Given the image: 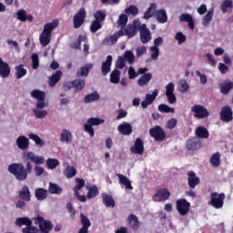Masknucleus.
I'll return each instance as SVG.
<instances>
[{"instance_id":"38","label":"nucleus","mask_w":233,"mask_h":233,"mask_svg":"<svg viewBox=\"0 0 233 233\" xmlns=\"http://www.w3.org/2000/svg\"><path fill=\"white\" fill-rule=\"evenodd\" d=\"M157 8V5H156V3H152L145 12L144 19H150V17L154 15V12H156Z\"/></svg>"},{"instance_id":"27","label":"nucleus","mask_w":233,"mask_h":233,"mask_svg":"<svg viewBox=\"0 0 233 233\" xmlns=\"http://www.w3.org/2000/svg\"><path fill=\"white\" fill-rule=\"evenodd\" d=\"M209 163L214 168H218L221 165V154L219 152L213 154L209 159Z\"/></svg>"},{"instance_id":"3","label":"nucleus","mask_w":233,"mask_h":233,"mask_svg":"<svg viewBox=\"0 0 233 233\" xmlns=\"http://www.w3.org/2000/svg\"><path fill=\"white\" fill-rule=\"evenodd\" d=\"M35 225H38L40 233H50L54 229V224L50 220L43 218L41 216L33 218Z\"/></svg>"},{"instance_id":"9","label":"nucleus","mask_w":233,"mask_h":233,"mask_svg":"<svg viewBox=\"0 0 233 233\" xmlns=\"http://www.w3.org/2000/svg\"><path fill=\"white\" fill-rule=\"evenodd\" d=\"M177 209L180 216H187L190 210V204L185 198L179 199L177 201Z\"/></svg>"},{"instance_id":"32","label":"nucleus","mask_w":233,"mask_h":233,"mask_svg":"<svg viewBox=\"0 0 233 233\" xmlns=\"http://www.w3.org/2000/svg\"><path fill=\"white\" fill-rule=\"evenodd\" d=\"M92 68H94V64H87L85 65L84 66H82L80 68V72L78 71L76 73L77 76H80L81 77H86V76H88L90 70H92Z\"/></svg>"},{"instance_id":"24","label":"nucleus","mask_w":233,"mask_h":233,"mask_svg":"<svg viewBox=\"0 0 233 233\" xmlns=\"http://www.w3.org/2000/svg\"><path fill=\"white\" fill-rule=\"evenodd\" d=\"M156 19L157 23L165 24L168 21V16L167 15V11L165 9H160L156 12Z\"/></svg>"},{"instance_id":"8","label":"nucleus","mask_w":233,"mask_h":233,"mask_svg":"<svg viewBox=\"0 0 233 233\" xmlns=\"http://www.w3.org/2000/svg\"><path fill=\"white\" fill-rule=\"evenodd\" d=\"M85 19H86V10H85V7H82L73 17L74 28H81Z\"/></svg>"},{"instance_id":"10","label":"nucleus","mask_w":233,"mask_h":233,"mask_svg":"<svg viewBox=\"0 0 233 233\" xmlns=\"http://www.w3.org/2000/svg\"><path fill=\"white\" fill-rule=\"evenodd\" d=\"M220 119L224 123H230L233 119L232 107L228 106H223L220 111Z\"/></svg>"},{"instance_id":"12","label":"nucleus","mask_w":233,"mask_h":233,"mask_svg":"<svg viewBox=\"0 0 233 233\" xmlns=\"http://www.w3.org/2000/svg\"><path fill=\"white\" fill-rule=\"evenodd\" d=\"M139 30V25L134 24V25H127L125 27H123V35H127L128 39H132L136 34H137V31Z\"/></svg>"},{"instance_id":"30","label":"nucleus","mask_w":233,"mask_h":233,"mask_svg":"<svg viewBox=\"0 0 233 233\" xmlns=\"http://www.w3.org/2000/svg\"><path fill=\"white\" fill-rule=\"evenodd\" d=\"M60 141L62 143H72V133L66 129H63L60 135Z\"/></svg>"},{"instance_id":"42","label":"nucleus","mask_w":233,"mask_h":233,"mask_svg":"<svg viewBox=\"0 0 233 233\" xmlns=\"http://www.w3.org/2000/svg\"><path fill=\"white\" fill-rule=\"evenodd\" d=\"M214 15V9L209 10L207 15L202 19L203 26H208L210 21H212V17Z\"/></svg>"},{"instance_id":"23","label":"nucleus","mask_w":233,"mask_h":233,"mask_svg":"<svg viewBox=\"0 0 233 233\" xmlns=\"http://www.w3.org/2000/svg\"><path fill=\"white\" fill-rule=\"evenodd\" d=\"M195 134L197 137H199V139H208V137H210L208 129L204 127H198L195 130Z\"/></svg>"},{"instance_id":"5","label":"nucleus","mask_w":233,"mask_h":233,"mask_svg":"<svg viewBox=\"0 0 233 233\" xmlns=\"http://www.w3.org/2000/svg\"><path fill=\"white\" fill-rule=\"evenodd\" d=\"M149 136L155 139V141L163 142L167 139V132L161 127V126H155L149 129Z\"/></svg>"},{"instance_id":"36","label":"nucleus","mask_w":233,"mask_h":233,"mask_svg":"<svg viewBox=\"0 0 233 233\" xmlns=\"http://www.w3.org/2000/svg\"><path fill=\"white\" fill-rule=\"evenodd\" d=\"M119 79H121V71L115 68L110 74V81L111 83H114V85H117Z\"/></svg>"},{"instance_id":"29","label":"nucleus","mask_w":233,"mask_h":233,"mask_svg":"<svg viewBox=\"0 0 233 233\" xmlns=\"http://www.w3.org/2000/svg\"><path fill=\"white\" fill-rule=\"evenodd\" d=\"M15 76L16 79H21L22 77H25L26 76V69H25V66L23 64H20L19 66H16L15 67Z\"/></svg>"},{"instance_id":"45","label":"nucleus","mask_w":233,"mask_h":233,"mask_svg":"<svg viewBox=\"0 0 233 233\" xmlns=\"http://www.w3.org/2000/svg\"><path fill=\"white\" fill-rule=\"evenodd\" d=\"M127 23H128V15L121 14L117 19V25L121 27V30L127 26Z\"/></svg>"},{"instance_id":"39","label":"nucleus","mask_w":233,"mask_h":233,"mask_svg":"<svg viewBox=\"0 0 233 233\" xmlns=\"http://www.w3.org/2000/svg\"><path fill=\"white\" fill-rule=\"evenodd\" d=\"M233 88V82L226 80L225 83L220 86L221 94H228L230 90Z\"/></svg>"},{"instance_id":"28","label":"nucleus","mask_w":233,"mask_h":233,"mask_svg":"<svg viewBox=\"0 0 233 233\" xmlns=\"http://www.w3.org/2000/svg\"><path fill=\"white\" fill-rule=\"evenodd\" d=\"M35 196L38 201H44V199L48 198V190L41 187L36 188L35 191Z\"/></svg>"},{"instance_id":"11","label":"nucleus","mask_w":233,"mask_h":233,"mask_svg":"<svg viewBox=\"0 0 233 233\" xmlns=\"http://www.w3.org/2000/svg\"><path fill=\"white\" fill-rule=\"evenodd\" d=\"M138 30L140 32V39L142 43H148L150 39H152V34L150 33V30L147 28L146 24H142Z\"/></svg>"},{"instance_id":"22","label":"nucleus","mask_w":233,"mask_h":233,"mask_svg":"<svg viewBox=\"0 0 233 233\" xmlns=\"http://www.w3.org/2000/svg\"><path fill=\"white\" fill-rule=\"evenodd\" d=\"M27 157L32 161V163H35V165H45V157L42 156H37L34 152H28Z\"/></svg>"},{"instance_id":"25","label":"nucleus","mask_w":233,"mask_h":233,"mask_svg":"<svg viewBox=\"0 0 233 233\" xmlns=\"http://www.w3.org/2000/svg\"><path fill=\"white\" fill-rule=\"evenodd\" d=\"M18 197L23 201H30L32 196L30 195V188L28 186H25L20 191Z\"/></svg>"},{"instance_id":"14","label":"nucleus","mask_w":233,"mask_h":233,"mask_svg":"<svg viewBox=\"0 0 233 233\" xmlns=\"http://www.w3.org/2000/svg\"><path fill=\"white\" fill-rule=\"evenodd\" d=\"M180 23H187V26L190 30H194L195 28V23H194V17L192 15L188 13H185L180 15L179 16Z\"/></svg>"},{"instance_id":"46","label":"nucleus","mask_w":233,"mask_h":233,"mask_svg":"<svg viewBox=\"0 0 233 233\" xmlns=\"http://www.w3.org/2000/svg\"><path fill=\"white\" fill-rule=\"evenodd\" d=\"M31 96L32 97H35V99H37V101H45V97L46 96L45 92L40 90H33Z\"/></svg>"},{"instance_id":"63","label":"nucleus","mask_w":233,"mask_h":233,"mask_svg":"<svg viewBox=\"0 0 233 233\" xmlns=\"http://www.w3.org/2000/svg\"><path fill=\"white\" fill-rule=\"evenodd\" d=\"M97 194H99V192L97 191V187L94 186L88 188L87 198L92 199V198H96Z\"/></svg>"},{"instance_id":"15","label":"nucleus","mask_w":233,"mask_h":233,"mask_svg":"<svg viewBox=\"0 0 233 233\" xmlns=\"http://www.w3.org/2000/svg\"><path fill=\"white\" fill-rule=\"evenodd\" d=\"M187 183L190 188H196L199 185V177L194 171L187 172Z\"/></svg>"},{"instance_id":"31","label":"nucleus","mask_w":233,"mask_h":233,"mask_svg":"<svg viewBox=\"0 0 233 233\" xmlns=\"http://www.w3.org/2000/svg\"><path fill=\"white\" fill-rule=\"evenodd\" d=\"M102 199H103V203L106 207H112V208H114V207H116V202L114 201V198L111 196H109L108 194L103 193Z\"/></svg>"},{"instance_id":"48","label":"nucleus","mask_w":233,"mask_h":233,"mask_svg":"<svg viewBox=\"0 0 233 233\" xmlns=\"http://www.w3.org/2000/svg\"><path fill=\"white\" fill-rule=\"evenodd\" d=\"M188 88H190V86H188V83L185 79H181L178 82V90L179 92H182V94L188 92Z\"/></svg>"},{"instance_id":"59","label":"nucleus","mask_w":233,"mask_h":233,"mask_svg":"<svg viewBox=\"0 0 233 233\" xmlns=\"http://www.w3.org/2000/svg\"><path fill=\"white\" fill-rule=\"evenodd\" d=\"M32 59V67L34 70H37L39 68V55L37 54H33L31 56Z\"/></svg>"},{"instance_id":"44","label":"nucleus","mask_w":233,"mask_h":233,"mask_svg":"<svg viewBox=\"0 0 233 233\" xmlns=\"http://www.w3.org/2000/svg\"><path fill=\"white\" fill-rule=\"evenodd\" d=\"M95 21L98 23H103L106 19V13L103 10H98L94 14Z\"/></svg>"},{"instance_id":"64","label":"nucleus","mask_w":233,"mask_h":233,"mask_svg":"<svg viewBox=\"0 0 233 233\" xmlns=\"http://www.w3.org/2000/svg\"><path fill=\"white\" fill-rule=\"evenodd\" d=\"M23 233H39V228L34 226H27L26 228L22 229Z\"/></svg>"},{"instance_id":"50","label":"nucleus","mask_w":233,"mask_h":233,"mask_svg":"<svg viewBox=\"0 0 233 233\" xmlns=\"http://www.w3.org/2000/svg\"><path fill=\"white\" fill-rule=\"evenodd\" d=\"M49 192L50 194H61L63 189L54 183H49Z\"/></svg>"},{"instance_id":"16","label":"nucleus","mask_w":233,"mask_h":233,"mask_svg":"<svg viewBox=\"0 0 233 233\" xmlns=\"http://www.w3.org/2000/svg\"><path fill=\"white\" fill-rule=\"evenodd\" d=\"M0 76L4 79L10 76V66L0 57Z\"/></svg>"},{"instance_id":"60","label":"nucleus","mask_w":233,"mask_h":233,"mask_svg":"<svg viewBox=\"0 0 233 233\" xmlns=\"http://www.w3.org/2000/svg\"><path fill=\"white\" fill-rule=\"evenodd\" d=\"M29 139L35 141V145H38L39 147H43V145H45V141L35 134H29Z\"/></svg>"},{"instance_id":"2","label":"nucleus","mask_w":233,"mask_h":233,"mask_svg":"<svg viewBox=\"0 0 233 233\" xmlns=\"http://www.w3.org/2000/svg\"><path fill=\"white\" fill-rule=\"evenodd\" d=\"M8 170L11 174L15 175L18 181H25L28 177L26 169L22 164H12L8 167Z\"/></svg>"},{"instance_id":"37","label":"nucleus","mask_w":233,"mask_h":233,"mask_svg":"<svg viewBox=\"0 0 233 233\" xmlns=\"http://www.w3.org/2000/svg\"><path fill=\"white\" fill-rule=\"evenodd\" d=\"M100 96L97 91L86 95L84 98L85 103H93V101H98Z\"/></svg>"},{"instance_id":"58","label":"nucleus","mask_w":233,"mask_h":233,"mask_svg":"<svg viewBox=\"0 0 233 233\" xmlns=\"http://www.w3.org/2000/svg\"><path fill=\"white\" fill-rule=\"evenodd\" d=\"M80 221L83 225V228H90V227L92 226V223H90V219H88V218H86V216H85L84 214L80 215Z\"/></svg>"},{"instance_id":"53","label":"nucleus","mask_w":233,"mask_h":233,"mask_svg":"<svg viewBox=\"0 0 233 233\" xmlns=\"http://www.w3.org/2000/svg\"><path fill=\"white\" fill-rule=\"evenodd\" d=\"M123 29H120L117 32H116L113 35H110L109 40L111 41V44L116 45V43H117V39H119V37H123Z\"/></svg>"},{"instance_id":"18","label":"nucleus","mask_w":233,"mask_h":233,"mask_svg":"<svg viewBox=\"0 0 233 233\" xmlns=\"http://www.w3.org/2000/svg\"><path fill=\"white\" fill-rule=\"evenodd\" d=\"M168 198H170V191L167 189H160L154 196V201H166V199H168Z\"/></svg>"},{"instance_id":"41","label":"nucleus","mask_w":233,"mask_h":233,"mask_svg":"<svg viewBox=\"0 0 233 233\" xmlns=\"http://www.w3.org/2000/svg\"><path fill=\"white\" fill-rule=\"evenodd\" d=\"M74 86H75V91L76 92H81L85 88V86L86 83L83 79H75L73 80Z\"/></svg>"},{"instance_id":"49","label":"nucleus","mask_w":233,"mask_h":233,"mask_svg":"<svg viewBox=\"0 0 233 233\" xmlns=\"http://www.w3.org/2000/svg\"><path fill=\"white\" fill-rule=\"evenodd\" d=\"M46 166L47 168H49L50 170H54L55 168H57V167H59V160L56 158H48L46 160Z\"/></svg>"},{"instance_id":"34","label":"nucleus","mask_w":233,"mask_h":233,"mask_svg":"<svg viewBox=\"0 0 233 233\" xmlns=\"http://www.w3.org/2000/svg\"><path fill=\"white\" fill-rule=\"evenodd\" d=\"M76 174V167L66 164V169L64 170V175L66 177H67V179H72V177H75Z\"/></svg>"},{"instance_id":"51","label":"nucleus","mask_w":233,"mask_h":233,"mask_svg":"<svg viewBox=\"0 0 233 233\" xmlns=\"http://www.w3.org/2000/svg\"><path fill=\"white\" fill-rule=\"evenodd\" d=\"M123 57L129 65H134L136 57L134 56V53L132 51H125Z\"/></svg>"},{"instance_id":"54","label":"nucleus","mask_w":233,"mask_h":233,"mask_svg":"<svg viewBox=\"0 0 233 233\" xmlns=\"http://www.w3.org/2000/svg\"><path fill=\"white\" fill-rule=\"evenodd\" d=\"M76 186L73 188L75 196H77L78 190H81L85 186V180L83 178H76Z\"/></svg>"},{"instance_id":"40","label":"nucleus","mask_w":233,"mask_h":233,"mask_svg":"<svg viewBox=\"0 0 233 233\" xmlns=\"http://www.w3.org/2000/svg\"><path fill=\"white\" fill-rule=\"evenodd\" d=\"M15 225H17V227H23V225L30 227L32 225V221L26 217L19 218L15 220Z\"/></svg>"},{"instance_id":"26","label":"nucleus","mask_w":233,"mask_h":233,"mask_svg":"<svg viewBox=\"0 0 233 233\" xmlns=\"http://www.w3.org/2000/svg\"><path fill=\"white\" fill-rule=\"evenodd\" d=\"M62 76L63 73L61 71H56L52 76H49V86H56L61 81Z\"/></svg>"},{"instance_id":"43","label":"nucleus","mask_w":233,"mask_h":233,"mask_svg":"<svg viewBox=\"0 0 233 233\" xmlns=\"http://www.w3.org/2000/svg\"><path fill=\"white\" fill-rule=\"evenodd\" d=\"M233 2L232 0H224L220 5V10L222 14H227L228 8H232Z\"/></svg>"},{"instance_id":"6","label":"nucleus","mask_w":233,"mask_h":233,"mask_svg":"<svg viewBox=\"0 0 233 233\" xmlns=\"http://www.w3.org/2000/svg\"><path fill=\"white\" fill-rule=\"evenodd\" d=\"M191 112H193L194 117L197 119H206V117L210 116L208 109L201 105H195L193 107H191Z\"/></svg>"},{"instance_id":"47","label":"nucleus","mask_w":233,"mask_h":233,"mask_svg":"<svg viewBox=\"0 0 233 233\" xmlns=\"http://www.w3.org/2000/svg\"><path fill=\"white\" fill-rule=\"evenodd\" d=\"M159 112H162V114H174L176 112V109L174 107H170L165 104H161L158 106Z\"/></svg>"},{"instance_id":"4","label":"nucleus","mask_w":233,"mask_h":233,"mask_svg":"<svg viewBox=\"0 0 233 233\" xmlns=\"http://www.w3.org/2000/svg\"><path fill=\"white\" fill-rule=\"evenodd\" d=\"M105 120L97 117H90L87 119L86 124L84 125V130L87 134H89L90 137H94L96 136V132H94L93 127H99V125H103Z\"/></svg>"},{"instance_id":"55","label":"nucleus","mask_w":233,"mask_h":233,"mask_svg":"<svg viewBox=\"0 0 233 233\" xmlns=\"http://www.w3.org/2000/svg\"><path fill=\"white\" fill-rule=\"evenodd\" d=\"M28 137L25 136L18 137L16 139V145L17 147H28Z\"/></svg>"},{"instance_id":"19","label":"nucleus","mask_w":233,"mask_h":233,"mask_svg":"<svg viewBox=\"0 0 233 233\" xmlns=\"http://www.w3.org/2000/svg\"><path fill=\"white\" fill-rule=\"evenodd\" d=\"M112 56H107L106 60L102 63L101 72L102 76H108V72H110V68L112 67Z\"/></svg>"},{"instance_id":"52","label":"nucleus","mask_w":233,"mask_h":233,"mask_svg":"<svg viewBox=\"0 0 233 233\" xmlns=\"http://www.w3.org/2000/svg\"><path fill=\"white\" fill-rule=\"evenodd\" d=\"M158 94H159V91L157 89H155L151 95L150 94L146 95V100L149 105H152L154 101H156V97H157Z\"/></svg>"},{"instance_id":"56","label":"nucleus","mask_w":233,"mask_h":233,"mask_svg":"<svg viewBox=\"0 0 233 233\" xmlns=\"http://www.w3.org/2000/svg\"><path fill=\"white\" fill-rule=\"evenodd\" d=\"M127 66V62L123 56H119L116 62V70H123Z\"/></svg>"},{"instance_id":"33","label":"nucleus","mask_w":233,"mask_h":233,"mask_svg":"<svg viewBox=\"0 0 233 233\" xmlns=\"http://www.w3.org/2000/svg\"><path fill=\"white\" fill-rule=\"evenodd\" d=\"M127 221L133 230H137V228H139V219L136 215H129Z\"/></svg>"},{"instance_id":"13","label":"nucleus","mask_w":233,"mask_h":233,"mask_svg":"<svg viewBox=\"0 0 233 233\" xmlns=\"http://www.w3.org/2000/svg\"><path fill=\"white\" fill-rule=\"evenodd\" d=\"M175 86L174 83L170 82L166 86V96L167 97V101L170 105H174L177 98L176 97V94H174Z\"/></svg>"},{"instance_id":"62","label":"nucleus","mask_w":233,"mask_h":233,"mask_svg":"<svg viewBox=\"0 0 233 233\" xmlns=\"http://www.w3.org/2000/svg\"><path fill=\"white\" fill-rule=\"evenodd\" d=\"M126 14H131V15H137L139 14V9L136 5H129L125 10Z\"/></svg>"},{"instance_id":"35","label":"nucleus","mask_w":233,"mask_h":233,"mask_svg":"<svg viewBox=\"0 0 233 233\" xmlns=\"http://www.w3.org/2000/svg\"><path fill=\"white\" fill-rule=\"evenodd\" d=\"M150 79H152V75L150 73H145L137 80V83L139 86H145V85H148V83H150Z\"/></svg>"},{"instance_id":"7","label":"nucleus","mask_w":233,"mask_h":233,"mask_svg":"<svg viewBox=\"0 0 233 233\" xmlns=\"http://www.w3.org/2000/svg\"><path fill=\"white\" fill-rule=\"evenodd\" d=\"M211 200L209 205L214 207V208H223V204L225 201V194H218L217 192H212L210 194Z\"/></svg>"},{"instance_id":"61","label":"nucleus","mask_w":233,"mask_h":233,"mask_svg":"<svg viewBox=\"0 0 233 233\" xmlns=\"http://www.w3.org/2000/svg\"><path fill=\"white\" fill-rule=\"evenodd\" d=\"M33 112L37 119H45V117L48 116V112H46V110L34 109Z\"/></svg>"},{"instance_id":"20","label":"nucleus","mask_w":233,"mask_h":233,"mask_svg":"<svg viewBox=\"0 0 233 233\" xmlns=\"http://www.w3.org/2000/svg\"><path fill=\"white\" fill-rule=\"evenodd\" d=\"M120 185H123L127 190H134V187H132V181L127 176L122 175V174H117L116 175Z\"/></svg>"},{"instance_id":"1","label":"nucleus","mask_w":233,"mask_h":233,"mask_svg":"<svg viewBox=\"0 0 233 233\" xmlns=\"http://www.w3.org/2000/svg\"><path fill=\"white\" fill-rule=\"evenodd\" d=\"M57 26H59V20H53L44 25V29L39 35V41L42 46L45 47L50 45V41H52V32H54Z\"/></svg>"},{"instance_id":"17","label":"nucleus","mask_w":233,"mask_h":233,"mask_svg":"<svg viewBox=\"0 0 233 233\" xmlns=\"http://www.w3.org/2000/svg\"><path fill=\"white\" fill-rule=\"evenodd\" d=\"M16 19L22 23H25V21L32 23V21H34V16L32 15H26V11H25V9H20L16 13Z\"/></svg>"},{"instance_id":"21","label":"nucleus","mask_w":233,"mask_h":233,"mask_svg":"<svg viewBox=\"0 0 233 233\" xmlns=\"http://www.w3.org/2000/svg\"><path fill=\"white\" fill-rule=\"evenodd\" d=\"M118 132L123 136H130L132 134V125L128 122H123L118 126Z\"/></svg>"},{"instance_id":"57","label":"nucleus","mask_w":233,"mask_h":233,"mask_svg":"<svg viewBox=\"0 0 233 233\" xmlns=\"http://www.w3.org/2000/svg\"><path fill=\"white\" fill-rule=\"evenodd\" d=\"M103 27V25H101V22H97L96 20H94L90 25V32L92 34H96L97 30H101Z\"/></svg>"}]
</instances>
